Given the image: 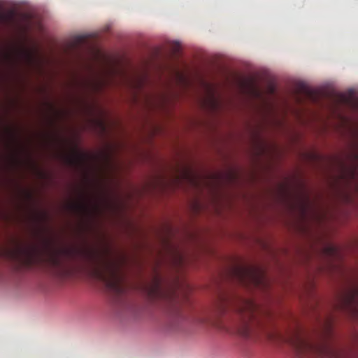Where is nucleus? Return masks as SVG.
Listing matches in <instances>:
<instances>
[{"mask_svg":"<svg viewBox=\"0 0 358 358\" xmlns=\"http://www.w3.org/2000/svg\"><path fill=\"white\" fill-rule=\"evenodd\" d=\"M287 339L297 355L304 358H344L338 349L327 342L315 343L305 337L299 330H295Z\"/></svg>","mask_w":358,"mask_h":358,"instance_id":"7ed1b4c3","label":"nucleus"},{"mask_svg":"<svg viewBox=\"0 0 358 358\" xmlns=\"http://www.w3.org/2000/svg\"><path fill=\"white\" fill-rule=\"evenodd\" d=\"M297 101L299 103L301 102L302 100L299 97L300 95L303 96L305 98L313 101L316 102L318 99V95L313 90L310 89L309 87L306 85L305 84L301 83L299 85L297 90Z\"/></svg>","mask_w":358,"mask_h":358,"instance_id":"6e6552de","label":"nucleus"},{"mask_svg":"<svg viewBox=\"0 0 358 358\" xmlns=\"http://www.w3.org/2000/svg\"><path fill=\"white\" fill-rule=\"evenodd\" d=\"M71 259L82 256L93 264L92 275L102 282L113 294L121 296L126 292V286L118 271V266L113 260L101 257L97 252L90 250L67 248L60 251Z\"/></svg>","mask_w":358,"mask_h":358,"instance_id":"f257e3e1","label":"nucleus"},{"mask_svg":"<svg viewBox=\"0 0 358 358\" xmlns=\"http://www.w3.org/2000/svg\"><path fill=\"white\" fill-rule=\"evenodd\" d=\"M326 331H327V334H331V321L330 320H328L327 321Z\"/></svg>","mask_w":358,"mask_h":358,"instance_id":"4468645a","label":"nucleus"},{"mask_svg":"<svg viewBox=\"0 0 358 358\" xmlns=\"http://www.w3.org/2000/svg\"><path fill=\"white\" fill-rule=\"evenodd\" d=\"M336 101L338 103L355 106V107L358 106V103L353 100V98L351 95L348 96L345 94H338L336 99Z\"/></svg>","mask_w":358,"mask_h":358,"instance_id":"9d476101","label":"nucleus"},{"mask_svg":"<svg viewBox=\"0 0 358 358\" xmlns=\"http://www.w3.org/2000/svg\"><path fill=\"white\" fill-rule=\"evenodd\" d=\"M6 20V16L0 10V21H4Z\"/></svg>","mask_w":358,"mask_h":358,"instance_id":"2eb2a0df","label":"nucleus"},{"mask_svg":"<svg viewBox=\"0 0 358 358\" xmlns=\"http://www.w3.org/2000/svg\"><path fill=\"white\" fill-rule=\"evenodd\" d=\"M50 263L57 268L64 269V264L61 259L60 254L58 252L52 253L49 257Z\"/></svg>","mask_w":358,"mask_h":358,"instance_id":"9b49d317","label":"nucleus"},{"mask_svg":"<svg viewBox=\"0 0 358 358\" xmlns=\"http://www.w3.org/2000/svg\"><path fill=\"white\" fill-rule=\"evenodd\" d=\"M5 252L11 259L24 265L30 266L35 260L36 251L33 247L17 246L13 249L6 250Z\"/></svg>","mask_w":358,"mask_h":358,"instance_id":"20e7f679","label":"nucleus"},{"mask_svg":"<svg viewBox=\"0 0 358 358\" xmlns=\"http://www.w3.org/2000/svg\"><path fill=\"white\" fill-rule=\"evenodd\" d=\"M64 159L65 163L71 166H78L83 162V157L78 152H75L72 155H65Z\"/></svg>","mask_w":358,"mask_h":358,"instance_id":"1a4fd4ad","label":"nucleus"},{"mask_svg":"<svg viewBox=\"0 0 358 358\" xmlns=\"http://www.w3.org/2000/svg\"><path fill=\"white\" fill-rule=\"evenodd\" d=\"M328 250H329V252H331V253H334V252H336V249H335L334 247H329V248H328Z\"/></svg>","mask_w":358,"mask_h":358,"instance_id":"dca6fc26","label":"nucleus"},{"mask_svg":"<svg viewBox=\"0 0 358 358\" xmlns=\"http://www.w3.org/2000/svg\"><path fill=\"white\" fill-rule=\"evenodd\" d=\"M144 289L151 300L159 299L166 294L162 288L161 280L157 276L154 278L150 284L144 286Z\"/></svg>","mask_w":358,"mask_h":358,"instance_id":"423d86ee","label":"nucleus"},{"mask_svg":"<svg viewBox=\"0 0 358 358\" xmlns=\"http://www.w3.org/2000/svg\"><path fill=\"white\" fill-rule=\"evenodd\" d=\"M341 306L354 315L358 313V285H352L342 294Z\"/></svg>","mask_w":358,"mask_h":358,"instance_id":"39448f33","label":"nucleus"},{"mask_svg":"<svg viewBox=\"0 0 358 358\" xmlns=\"http://www.w3.org/2000/svg\"><path fill=\"white\" fill-rule=\"evenodd\" d=\"M71 207L73 210L79 212L84 211L87 209L86 206L80 202L73 203L71 204Z\"/></svg>","mask_w":358,"mask_h":358,"instance_id":"f8f14e48","label":"nucleus"},{"mask_svg":"<svg viewBox=\"0 0 358 358\" xmlns=\"http://www.w3.org/2000/svg\"><path fill=\"white\" fill-rule=\"evenodd\" d=\"M237 275L240 280L244 282L246 278H250L255 283H260V273L259 271L252 268H240L236 271Z\"/></svg>","mask_w":358,"mask_h":358,"instance_id":"0eeeda50","label":"nucleus"},{"mask_svg":"<svg viewBox=\"0 0 358 358\" xmlns=\"http://www.w3.org/2000/svg\"><path fill=\"white\" fill-rule=\"evenodd\" d=\"M85 37L82 36H77L73 42V46L76 47L85 42Z\"/></svg>","mask_w":358,"mask_h":358,"instance_id":"ddd939ff","label":"nucleus"},{"mask_svg":"<svg viewBox=\"0 0 358 358\" xmlns=\"http://www.w3.org/2000/svg\"><path fill=\"white\" fill-rule=\"evenodd\" d=\"M216 308L219 315L229 309L236 313L240 319L238 332L244 337H249L256 327L262 325L261 317L264 313L252 300L239 299L234 302V299L220 296Z\"/></svg>","mask_w":358,"mask_h":358,"instance_id":"f03ea898","label":"nucleus"}]
</instances>
